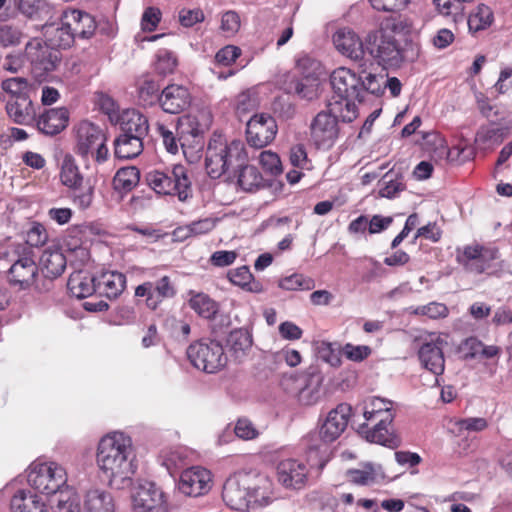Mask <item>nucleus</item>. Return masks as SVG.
I'll return each instance as SVG.
<instances>
[{
    "label": "nucleus",
    "instance_id": "obj_1",
    "mask_svg": "<svg viewBox=\"0 0 512 512\" xmlns=\"http://www.w3.org/2000/svg\"><path fill=\"white\" fill-rule=\"evenodd\" d=\"M96 464L110 487H130L137 471L132 439L117 431L104 435L97 445Z\"/></svg>",
    "mask_w": 512,
    "mask_h": 512
},
{
    "label": "nucleus",
    "instance_id": "obj_2",
    "mask_svg": "<svg viewBox=\"0 0 512 512\" xmlns=\"http://www.w3.org/2000/svg\"><path fill=\"white\" fill-rule=\"evenodd\" d=\"M412 22L408 18L386 19L378 29L370 31L365 37L366 51L385 68H397L405 61V49L396 35H408Z\"/></svg>",
    "mask_w": 512,
    "mask_h": 512
},
{
    "label": "nucleus",
    "instance_id": "obj_3",
    "mask_svg": "<svg viewBox=\"0 0 512 512\" xmlns=\"http://www.w3.org/2000/svg\"><path fill=\"white\" fill-rule=\"evenodd\" d=\"M264 476L254 473H237L230 476L224 483L222 498L233 510L246 512L268 503Z\"/></svg>",
    "mask_w": 512,
    "mask_h": 512
},
{
    "label": "nucleus",
    "instance_id": "obj_4",
    "mask_svg": "<svg viewBox=\"0 0 512 512\" xmlns=\"http://www.w3.org/2000/svg\"><path fill=\"white\" fill-rule=\"evenodd\" d=\"M246 159L245 145L241 140L229 141L222 134L214 133L207 146L205 167L211 178H219Z\"/></svg>",
    "mask_w": 512,
    "mask_h": 512
},
{
    "label": "nucleus",
    "instance_id": "obj_5",
    "mask_svg": "<svg viewBox=\"0 0 512 512\" xmlns=\"http://www.w3.org/2000/svg\"><path fill=\"white\" fill-rule=\"evenodd\" d=\"M363 416L365 418L366 438L384 446H392L395 440L391 437L390 426L395 417L394 403L380 397H372L365 402Z\"/></svg>",
    "mask_w": 512,
    "mask_h": 512
},
{
    "label": "nucleus",
    "instance_id": "obj_6",
    "mask_svg": "<svg viewBox=\"0 0 512 512\" xmlns=\"http://www.w3.org/2000/svg\"><path fill=\"white\" fill-rule=\"evenodd\" d=\"M365 63H360L358 72L339 67L335 69L330 77L334 95L341 97L364 98V94L378 93L382 81L377 78V74L367 72L363 67Z\"/></svg>",
    "mask_w": 512,
    "mask_h": 512
},
{
    "label": "nucleus",
    "instance_id": "obj_7",
    "mask_svg": "<svg viewBox=\"0 0 512 512\" xmlns=\"http://www.w3.org/2000/svg\"><path fill=\"white\" fill-rule=\"evenodd\" d=\"M212 116L208 110H199L178 120L181 134V148L185 158L194 163L200 158L203 148V134L210 128Z\"/></svg>",
    "mask_w": 512,
    "mask_h": 512
},
{
    "label": "nucleus",
    "instance_id": "obj_8",
    "mask_svg": "<svg viewBox=\"0 0 512 512\" xmlns=\"http://www.w3.org/2000/svg\"><path fill=\"white\" fill-rule=\"evenodd\" d=\"M146 181L158 194L177 195L181 202L192 197L191 181L186 168L181 164L164 170H152L147 173Z\"/></svg>",
    "mask_w": 512,
    "mask_h": 512
},
{
    "label": "nucleus",
    "instance_id": "obj_9",
    "mask_svg": "<svg viewBox=\"0 0 512 512\" xmlns=\"http://www.w3.org/2000/svg\"><path fill=\"white\" fill-rule=\"evenodd\" d=\"M75 152L83 158L91 157L97 163L108 159L109 149L106 145L105 131L90 121H81L75 127Z\"/></svg>",
    "mask_w": 512,
    "mask_h": 512
},
{
    "label": "nucleus",
    "instance_id": "obj_10",
    "mask_svg": "<svg viewBox=\"0 0 512 512\" xmlns=\"http://www.w3.org/2000/svg\"><path fill=\"white\" fill-rule=\"evenodd\" d=\"M28 484L38 492L46 495L59 493L66 484L65 469L56 462H34L29 466Z\"/></svg>",
    "mask_w": 512,
    "mask_h": 512
},
{
    "label": "nucleus",
    "instance_id": "obj_11",
    "mask_svg": "<svg viewBox=\"0 0 512 512\" xmlns=\"http://www.w3.org/2000/svg\"><path fill=\"white\" fill-rule=\"evenodd\" d=\"M9 283L18 290L42 291L45 287L39 284V268L34 260L33 250L26 246L20 247L18 258L8 270Z\"/></svg>",
    "mask_w": 512,
    "mask_h": 512
},
{
    "label": "nucleus",
    "instance_id": "obj_12",
    "mask_svg": "<svg viewBox=\"0 0 512 512\" xmlns=\"http://www.w3.org/2000/svg\"><path fill=\"white\" fill-rule=\"evenodd\" d=\"M187 357L195 368L205 373H216L227 364L224 348L217 341L191 344L187 349Z\"/></svg>",
    "mask_w": 512,
    "mask_h": 512
},
{
    "label": "nucleus",
    "instance_id": "obj_13",
    "mask_svg": "<svg viewBox=\"0 0 512 512\" xmlns=\"http://www.w3.org/2000/svg\"><path fill=\"white\" fill-rule=\"evenodd\" d=\"M25 55L31 64L33 75L39 81L55 71L60 63L59 53L38 38L30 40L26 44Z\"/></svg>",
    "mask_w": 512,
    "mask_h": 512
},
{
    "label": "nucleus",
    "instance_id": "obj_14",
    "mask_svg": "<svg viewBox=\"0 0 512 512\" xmlns=\"http://www.w3.org/2000/svg\"><path fill=\"white\" fill-rule=\"evenodd\" d=\"M135 512H167L162 490L150 481L138 483L132 494Z\"/></svg>",
    "mask_w": 512,
    "mask_h": 512
},
{
    "label": "nucleus",
    "instance_id": "obj_15",
    "mask_svg": "<svg viewBox=\"0 0 512 512\" xmlns=\"http://www.w3.org/2000/svg\"><path fill=\"white\" fill-rule=\"evenodd\" d=\"M277 130L276 121L271 115L255 114L247 122V142L252 147L263 148L274 140Z\"/></svg>",
    "mask_w": 512,
    "mask_h": 512
},
{
    "label": "nucleus",
    "instance_id": "obj_16",
    "mask_svg": "<svg viewBox=\"0 0 512 512\" xmlns=\"http://www.w3.org/2000/svg\"><path fill=\"white\" fill-rule=\"evenodd\" d=\"M444 344L445 342L441 336L431 334L422 341L418 350L421 365L436 376H440L445 369ZM435 382L438 383V377H436Z\"/></svg>",
    "mask_w": 512,
    "mask_h": 512
},
{
    "label": "nucleus",
    "instance_id": "obj_17",
    "mask_svg": "<svg viewBox=\"0 0 512 512\" xmlns=\"http://www.w3.org/2000/svg\"><path fill=\"white\" fill-rule=\"evenodd\" d=\"M277 481L286 489L300 490L308 480L306 464L297 459H284L277 464Z\"/></svg>",
    "mask_w": 512,
    "mask_h": 512
},
{
    "label": "nucleus",
    "instance_id": "obj_18",
    "mask_svg": "<svg viewBox=\"0 0 512 512\" xmlns=\"http://www.w3.org/2000/svg\"><path fill=\"white\" fill-rule=\"evenodd\" d=\"M211 473L202 467H191L182 472L178 483L181 493L186 496L198 497L211 489Z\"/></svg>",
    "mask_w": 512,
    "mask_h": 512
},
{
    "label": "nucleus",
    "instance_id": "obj_19",
    "mask_svg": "<svg viewBox=\"0 0 512 512\" xmlns=\"http://www.w3.org/2000/svg\"><path fill=\"white\" fill-rule=\"evenodd\" d=\"M176 288L168 276H163L155 283L144 282L135 289V296L146 297L148 308L155 310L164 299L173 298Z\"/></svg>",
    "mask_w": 512,
    "mask_h": 512
},
{
    "label": "nucleus",
    "instance_id": "obj_20",
    "mask_svg": "<svg viewBox=\"0 0 512 512\" xmlns=\"http://www.w3.org/2000/svg\"><path fill=\"white\" fill-rule=\"evenodd\" d=\"M336 50L353 61L363 62L366 47L365 42L351 28L342 27L335 31L332 36Z\"/></svg>",
    "mask_w": 512,
    "mask_h": 512
},
{
    "label": "nucleus",
    "instance_id": "obj_21",
    "mask_svg": "<svg viewBox=\"0 0 512 512\" xmlns=\"http://www.w3.org/2000/svg\"><path fill=\"white\" fill-rule=\"evenodd\" d=\"M311 137L318 148H330L338 137L337 120L328 112H320L311 124Z\"/></svg>",
    "mask_w": 512,
    "mask_h": 512
},
{
    "label": "nucleus",
    "instance_id": "obj_22",
    "mask_svg": "<svg viewBox=\"0 0 512 512\" xmlns=\"http://www.w3.org/2000/svg\"><path fill=\"white\" fill-rule=\"evenodd\" d=\"M191 94L187 87L179 84L166 86L158 97L162 110L169 114H179L191 104Z\"/></svg>",
    "mask_w": 512,
    "mask_h": 512
},
{
    "label": "nucleus",
    "instance_id": "obj_23",
    "mask_svg": "<svg viewBox=\"0 0 512 512\" xmlns=\"http://www.w3.org/2000/svg\"><path fill=\"white\" fill-rule=\"evenodd\" d=\"M351 410L350 405L341 403L327 414L319 428L320 436L324 438V441L334 442L344 432L351 416Z\"/></svg>",
    "mask_w": 512,
    "mask_h": 512
},
{
    "label": "nucleus",
    "instance_id": "obj_24",
    "mask_svg": "<svg viewBox=\"0 0 512 512\" xmlns=\"http://www.w3.org/2000/svg\"><path fill=\"white\" fill-rule=\"evenodd\" d=\"M62 14L75 38L89 39L94 35L97 24L89 13L78 9H67Z\"/></svg>",
    "mask_w": 512,
    "mask_h": 512
},
{
    "label": "nucleus",
    "instance_id": "obj_25",
    "mask_svg": "<svg viewBox=\"0 0 512 512\" xmlns=\"http://www.w3.org/2000/svg\"><path fill=\"white\" fill-rule=\"evenodd\" d=\"M364 98L341 97L340 95H332L328 102V113L337 121L350 123L358 117V106Z\"/></svg>",
    "mask_w": 512,
    "mask_h": 512
},
{
    "label": "nucleus",
    "instance_id": "obj_26",
    "mask_svg": "<svg viewBox=\"0 0 512 512\" xmlns=\"http://www.w3.org/2000/svg\"><path fill=\"white\" fill-rule=\"evenodd\" d=\"M69 112L66 108H52L42 113L37 120L40 132L46 135H56L66 128Z\"/></svg>",
    "mask_w": 512,
    "mask_h": 512
},
{
    "label": "nucleus",
    "instance_id": "obj_27",
    "mask_svg": "<svg viewBox=\"0 0 512 512\" xmlns=\"http://www.w3.org/2000/svg\"><path fill=\"white\" fill-rule=\"evenodd\" d=\"M121 133L144 136L148 134L149 123L146 116L135 109H126L117 118Z\"/></svg>",
    "mask_w": 512,
    "mask_h": 512
},
{
    "label": "nucleus",
    "instance_id": "obj_28",
    "mask_svg": "<svg viewBox=\"0 0 512 512\" xmlns=\"http://www.w3.org/2000/svg\"><path fill=\"white\" fill-rule=\"evenodd\" d=\"M44 35L50 46L62 49L70 48L76 40L63 14L59 23L44 26Z\"/></svg>",
    "mask_w": 512,
    "mask_h": 512
},
{
    "label": "nucleus",
    "instance_id": "obj_29",
    "mask_svg": "<svg viewBox=\"0 0 512 512\" xmlns=\"http://www.w3.org/2000/svg\"><path fill=\"white\" fill-rule=\"evenodd\" d=\"M66 258L58 249H45L39 260V267L43 276L53 280L64 272L66 268Z\"/></svg>",
    "mask_w": 512,
    "mask_h": 512
},
{
    "label": "nucleus",
    "instance_id": "obj_30",
    "mask_svg": "<svg viewBox=\"0 0 512 512\" xmlns=\"http://www.w3.org/2000/svg\"><path fill=\"white\" fill-rule=\"evenodd\" d=\"M9 118L20 125H28L35 119V109L30 97L11 99L6 103Z\"/></svg>",
    "mask_w": 512,
    "mask_h": 512
},
{
    "label": "nucleus",
    "instance_id": "obj_31",
    "mask_svg": "<svg viewBox=\"0 0 512 512\" xmlns=\"http://www.w3.org/2000/svg\"><path fill=\"white\" fill-rule=\"evenodd\" d=\"M253 345L252 334L244 328L232 330L227 338V346L232 357L241 362L250 353Z\"/></svg>",
    "mask_w": 512,
    "mask_h": 512
},
{
    "label": "nucleus",
    "instance_id": "obj_32",
    "mask_svg": "<svg viewBox=\"0 0 512 512\" xmlns=\"http://www.w3.org/2000/svg\"><path fill=\"white\" fill-rule=\"evenodd\" d=\"M144 136L119 134L114 140V155L118 159L135 158L143 151Z\"/></svg>",
    "mask_w": 512,
    "mask_h": 512
},
{
    "label": "nucleus",
    "instance_id": "obj_33",
    "mask_svg": "<svg viewBox=\"0 0 512 512\" xmlns=\"http://www.w3.org/2000/svg\"><path fill=\"white\" fill-rule=\"evenodd\" d=\"M12 512H49L42 498L31 491L19 490L11 499Z\"/></svg>",
    "mask_w": 512,
    "mask_h": 512
},
{
    "label": "nucleus",
    "instance_id": "obj_34",
    "mask_svg": "<svg viewBox=\"0 0 512 512\" xmlns=\"http://www.w3.org/2000/svg\"><path fill=\"white\" fill-rule=\"evenodd\" d=\"M67 287L72 296L81 299L91 296L96 291L97 284L92 275L80 270L70 275Z\"/></svg>",
    "mask_w": 512,
    "mask_h": 512
},
{
    "label": "nucleus",
    "instance_id": "obj_35",
    "mask_svg": "<svg viewBox=\"0 0 512 512\" xmlns=\"http://www.w3.org/2000/svg\"><path fill=\"white\" fill-rule=\"evenodd\" d=\"M114 504L109 492L102 489H91L84 497L82 512H113Z\"/></svg>",
    "mask_w": 512,
    "mask_h": 512
},
{
    "label": "nucleus",
    "instance_id": "obj_36",
    "mask_svg": "<svg viewBox=\"0 0 512 512\" xmlns=\"http://www.w3.org/2000/svg\"><path fill=\"white\" fill-rule=\"evenodd\" d=\"M126 277L117 271H107L100 275L97 281V289L107 298H116L124 290Z\"/></svg>",
    "mask_w": 512,
    "mask_h": 512
},
{
    "label": "nucleus",
    "instance_id": "obj_37",
    "mask_svg": "<svg viewBox=\"0 0 512 512\" xmlns=\"http://www.w3.org/2000/svg\"><path fill=\"white\" fill-rule=\"evenodd\" d=\"M297 400L301 405H315L322 397V380L320 377L310 375L299 387L296 394Z\"/></svg>",
    "mask_w": 512,
    "mask_h": 512
},
{
    "label": "nucleus",
    "instance_id": "obj_38",
    "mask_svg": "<svg viewBox=\"0 0 512 512\" xmlns=\"http://www.w3.org/2000/svg\"><path fill=\"white\" fill-rule=\"evenodd\" d=\"M494 22V14L492 9L485 5H477L468 16V29L470 33H477L488 29Z\"/></svg>",
    "mask_w": 512,
    "mask_h": 512
},
{
    "label": "nucleus",
    "instance_id": "obj_39",
    "mask_svg": "<svg viewBox=\"0 0 512 512\" xmlns=\"http://www.w3.org/2000/svg\"><path fill=\"white\" fill-rule=\"evenodd\" d=\"M499 259V251L496 248H484L481 253V259H478L477 264L482 266L483 273H487L489 275L501 276L503 273L508 271V263L505 260Z\"/></svg>",
    "mask_w": 512,
    "mask_h": 512
},
{
    "label": "nucleus",
    "instance_id": "obj_40",
    "mask_svg": "<svg viewBox=\"0 0 512 512\" xmlns=\"http://www.w3.org/2000/svg\"><path fill=\"white\" fill-rule=\"evenodd\" d=\"M484 247L479 244L465 246L462 250H457V261L466 271L482 274L483 267L477 264L478 259H481V253Z\"/></svg>",
    "mask_w": 512,
    "mask_h": 512
},
{
    "label": "nucleus",
    "instance_id": "obj_41",
    "mask_svg": "<svg viewBox=\"0 0 512 512\" xmlns=\"http://www.w3.org/2000/svg\"><path fill=\"white\" fill-rule=\"evenodd\" d=\"M228 278L233 284L246 291L253 293H261L264 291L262 284L254 280L248 266H241L230 270L228 272Z\"/></svg>",
    "mask_w": 512,
    "mask_h": 512
},
{
    "label": "nucleus",
    "instance_id": "obj_42",
    "mask_svg": "<svg viewBox=\"0 0 512 512\" xmlns=\"http://www.w3.org/2000/svg\"><path fill=\"white\" fill-rule=\"evenodd\" d=\"M53 510L54 512H82L79 494L68 486L60 490Z\"/></svg>",
    "mask_w": 512,
    "mask_h": 512
},
{
    "label": "nucleus",
    "instance_id": "obj_43",
    "mask_svg": "<svg viewBox=\"0 0 512 512\" xmlns=\"http://www.w3.org/2000/svg\"><path fill=\"white\" fill-rule=\"evenodd\" d=\"M217 220L211 217L193 221L188 225L178 227L174 235L180 239L192 236H200L212 231L216 226Z\"/></svg>",
    "mask_w": 512,
    "mask_h": 512
},
{
    "label": "nucleus",
    "instance_id": "obj_44",
    "mask_svg": "<svg viewBox=\"0 0 512 512\" xmlns=\"http://www.w3.org/2000/svg\"><path fill=\"white\" fill-rule=\"evenodd\" d=\"M0 87L3 92L12 99L30 97L32 85L24 77H9L1 81Z\"/></svg>",
    "mask_w": 512,
    "mask_h": 512
},
{
    "label": "nucleus",
    "instance_id": "obj_45",
    "mask_svg": "<svg viewBox=\"0 0 512 512\" xmlns=\"http://www.w3.org/2000/svg\"><path fill=\"white\" fill-rule=\"evenodd\" d=\"M304 442L309 460H321L327 454L329 444L332 443V441H324L320 436V430L309 433Z\"/></svg>",
    "mask_w": 512,
    "mask_h": 512
},
{
    "label": "nucleus",
    "instance_id": "obj_46",
    "mask_svg": "<svg viewBox=\"0 0 512 512\" xmlns=\"http://www.w3.org/2000/svg\"><path fill=\"white\" fill-rule=\"evenodd\" d=\"M189 305L199 316L206 319L214 317L218 311L216 302L204 293L193 294Z\"/></svg>",
    "mask_w": 512,
    "mask_h": 512
},
{
    "label": "nucleus",
    "instance_id": "obj_47",
    "mask_svg": "<svg viewBox=\"0 0 512 512\" xmlns=\"http://www.w3.org/2000/svg\"><path fill=\"white\" fill-rule=\"evenodd\" d=\"M263 177L254 166H244L238 176V184L244 191H254L263 186Z\"/></svg>",
    "mask_w": 512,
    "mask_h": 512
},
{
    "label": "nucleus",
    "instance_id": "obj_48",
    "mask_svg": "<svg viewBox=\"0 0 512 512\" xmlns=\"http://www.w3.org/2000/svg\"><path fill=\"white\" fill-rule=\"evenodd\" d=\"M60 179L69 188H77L82 182V175L71 156H65L62 161Z\"/></svg>",
    "mask_w": 512,
    "mask_h": 512
},
{
    "label": "nucleus",
    "instance_id": "obj_49",
    "mask_svg": "<svg viewBox=\"0 0 512 512\" xmlns=\"http://www.w3.org/2000/svg\"><path fill=\"white\" fill-rule=\"evenodd\" d=\"M424 148L435 160H443L449 156L446 141L437 133H427L424 136Z\"/></svg>",
    "mask_w": 512,
    "mask_h": 512
},
{
    "label": "nucleus",
    "instance_id": "obj_50",
    "mask_svg": "<svg viewBox=\"0 0 512 512\" xmlns=\"http://www.w3.org/2000/svg\"><path fill=\"white\" fill-rule=\"evenodd\" d=\"M293 84L295 93L301 98L312 100L317 96L319 79L314 72L297 79Z\"/></svg>",
    "mask_w": 512,
    "mask_h": 512
},
{
    "label": "nucleus",
    "instance_id": "obj_51",
    "mask_svg": "<svg viewBox=\"0 0 512 512\" xmlns=\"http://www.w3.org/2000/svg\"><path fill=\"white\" fill-rule=\"evenodd\" d=\"M380 467L377 468L371 464L366 463L360 469H351L347 472L349 480L357 485H370L376 482L380 476Z\"/></svg>",
    "mask_w": 512,
    "mask_h": 512
},
{
    "label": "nucleus",
    "instance_id": "obj_52",
    "mask_svg": "<svg viewBox=\"0 0 512 512\" xmlns=\"http://www.w3.org/2000/svg\"><path fill=\"white\" fill-rule=\"evenodd\" d=\"M140 174L136 167H125L117 171L113 179L115 189L129 191L139 182Z\"/></svg>",
    "mask_w": 512,
    "mask_h": 512
},
{
    "label": "nucleus",
    "instance_id": "obj_53",
    "mask_svg": "<svg viewBox=\"0 0 512 512\" xmlns=\"http://www.w3.org/2000/svg\"><path fill=\"white\" fill-rule=\"evenodd\" d=\"M278 286L288 291L312 290L315 282L310 277L295 273L279 280Z\"/></svg>",
    "mask_w": 512,
    "mask_h": 512
},
{
    "label": "nucleus",
    "instance_id": "obj_54",
    "mask_svg": "<svg viewBox=\"0 0 512 512\" xmlns=\"http://www.w3.org/2000/svg\"><path fill=\"white\" fill-rule=\"evenodd\" d=\"M318 357L332 367H339L341 365L342 349L338 344L322 341L318 347Z\"/></svg>",
    "mask_w": 512,
    "mask_h": 512
},
{
    "label": "nucleus",
    "instance_id": "obj_55",
    "mask_svg": "<svg viewBox=\"0 0 512 512\" xmlns=\"http://www.w3.org/2000/svg\"><path fill=\"white\" fill-rule=\"evenodd\" d=\"M48 240L46 228L39 222H32L26 231L27 248L43 246Z\"/></svg>",
    "mask_w": 512,
    "mask_h": 512
},
{
    "label": "nucleus",
    "instance_id": "obj_56",
    "mask_svg": "<svg viewBox=\"0 0 512 512\" xmlns=\"http://www.w3.org/2000/svg\"><path fill=\"white\" fill-rule=\"evenodd\" d=\"M23 37L24 34L19 27L10 24L0 25V46H16L21 43Z\"/></svg>",
    "mask_w": 512,
    "mask_h": 512
},
{
    "label": "nucleus",
    "instance_id": "obj_57",
    "mask_svg": "<svg viewBox=\"0 0 512 512\" xmlns=\"http://www.w3.org/2000/svg\"><path fill=\"white\" fill-rule=\"evenodd\" d=\"M177 66V58L173 52L159 50L156 54L155 69L161 75H168L174 72Z\"/></svg>",
    "mask_w": 512,
    "mask_h": 512
},
{
    "label": "nucleus",
    "instance_id": "obj_58",
    "mask_svg": "<svg viewBox=\"0 0 512 512\" xmlns=\"http://www.w3.org/2000/svg\"><path fill=\"white\" fill-rule=\"evenodd\" d=\"M405 189L402 178H392L391 175L386 174L381 180V187L379 195L383 198L392 199L396 197L401 191Z\"/></svg>",
    "mask_w": 512,
    "mask_h": 512
},
{
    "label": "nucleus",
    "instance_id": "obj_59",
    "mask_svg": "<svg viewBox=\"0 0 512 512\" xmlns=\"http://www.w3.org/2000/svg\"><path fill=\"white\" fill-rule=\"evenodd\" d=\"M259 163L261 167L271 175H278L282 172V165L279 156L270 151H262L259 155Z\"/></svg>",
    "mask_w": 512,
    "mask_h": 512
},
{
    "label": "nucleus",
    "instance_id": "obj_60",
    "mask_svg": "<svg viewBox=\"0 0 512 512\" xmlns=\"http://www.w3.org/2000/svg\"><path fill=\"white\" fill-rule=\"evenodd\" d=\"M156 129L165 149L171 154H176L181 146V137L177 139L173 131L162 123H157Z\"/></svg>",
    "mask_w": 512,
    "mask_h": 512
},
{
    "label": "nucleus",
    "instance_id": "obj_61",
    "mask_svg": "<svg viewBox=\"0 0 512 512\" xmlns=\"http://www.w3.org/2000/svg\"><path fill=\"white\" fill-rule=\"evenodd\" d=\"M241 55V49L234 45H226L215 55V62L221 66H230Z\"/></svg>",
    "mask_w": 512,
    "mask_h": 512
},
{
    "label": "nucleus",
    "instance_id": "obj_62",
    "mask_svg": "<svg viewBox=\"0 0 512 512\" xmlns=\"http://www.w3.org/2000/svg\"><path fill=\"white\" fill-rule=\"evenodd\" d=\"M342 352L347 359L354 362H361L371 354V348L367 345H353L347 343L342 347Z\"/></svg>",
    "mask_w": 512,
    "mask_h": 512
},
{
    "label": "nucleus",
    "instance_id": "obj_63",
    "mask_svg": "<svg viewBox=\"0 0 512 512\" xmlns=\"http://www.w3.org/2000/svg\"><path fill=\"white\" fill-rule=\"evenodd\" d=\"M159 86L153 80H145L139 87V98L146 104L158 102Z\"/></svg>",
    "mask_w": 512,
    "mask_h": 512
},
{
    "label": "nucleus",
    "instance_id": "obj_64",
    "mask_svg": "<svg viewBox=\"0 0 512 512\" xmlns=\"http://www.w3.org/2000/svg\"><path fill=\"white\" fill-rule=\"evenodd\" d=\"M234 433L242 440L255 439L259 434L253 423L246 418L238 419L234 427Z\"/></svg>",
    "mask_w": 512,
    "mask_h": 512
}]
</instances>
